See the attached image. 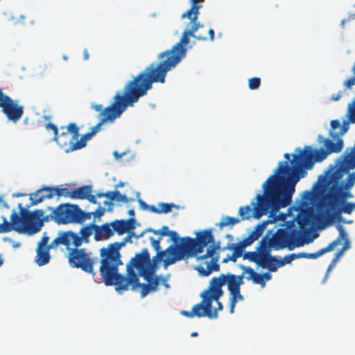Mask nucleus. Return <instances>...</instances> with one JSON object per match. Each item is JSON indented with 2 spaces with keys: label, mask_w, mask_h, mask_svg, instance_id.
I'll return each instance as SVG.
<instances>
[{
  "label": "nucleus",
  "mask_w": 355,
  "mask_h": 355,
  "mask_svg": "<svg viewBox=\"0 0 355 355\" xmlns=\"http://www.w3.org/2000/svg\"><path fill=\"white\" fill-rule=\"evenodd\" d=\"M260 276H261V282L257 284H260L263 287L266 284V280L270 279L271 275L269 272H266L264 274H260Z\"/></svg>",
  "instance_id": "50"
},
{
  "label": "nucleus",
  "mask_w": 355,
  "mask_h": 355,
  "mask_svg": "<svg viewBox=\"0 0 355 355\" xmlns=\"http://www.w3.org/2000/svg\"><path fill=\"white\" fill-rule=\"evenodd\" d=\"M95 223H92L87 225L83 226L80 230L79 236L71 230L60 231L58 234L56 242L62 243L67 249L70 247H80L83 243H88L90 236L94 232Z\"/></svg>",
  "instance_id": "12"
},
{
  "label": "nucleus",
  "mask_w": 355,
  "mask_h": 355,
  "mask_svg": "<svg viewBox=\"0 0 355 355\" xmlns=\"http://www.w3.org/2000/svg\"><path fill=\"white\" fill-rule=\"evenodd\" d=\"M338 230L339 232V235L338 238L334 240V241H336V246L340 243L342 240H343L344 245L343 247L341 248L343 250L346 251L347 250L349 249L351 247L350 241L348 239L347 233L345 231L342 225H339L338 227Z\"/></svg>",
  "instance_id": "35"
},
{
  "label": "nucleus",
  "mask_w": 355,
  "mask_h": 355,
  "mask_svg": "<svg viewBox=\"0 0 355 355\" xmlns=\"http://www.w3.org/2000/svg\"><path fill=\"white\" fill-rule=\"evenodd\" d=\"M219 245H210L203 254H198L194 257L198 262V266L195 269L201 277H208L214 272L220 271V264L218 263Z\"/></svg>",
  "instance_id": "9"
},
{
  "label": "nucleus",
  "mask_w": 355,
  "mask_h": 355,
  "mask_svg": "<svg viewBox=\"0 0 355 355\" xmlns=\"http://www.w3.org/2000/svg\"><path fill=\"white\" fill-rule=\"evenodd\" d=\"M341 207H338L335 209H329V207H325V215L327 218L332 221L338 218L341 213L351 214L355 209V203L354 202H343Z\"/></svg>",
  "instance_id": "22"
},
{
  "label": "nucleus",
  "mask_w": 355,
  "mask_h": 355,
  "mask_svg": "<svg viewBox=\"0 0 355 355\" xmlns=\"http://www.w3.org/2000/svg\"><path fill=\"white\" fill-rule=\"evenodd\" d=\"M300 234L295 230L279 229L270 238L265 236L261 240L259 244L261 248L265 250L273 249L275 250H282L287 248L289 250L302 245L300 242Z\"/></svg>",
  "instance_id": "8"
},
{
  "label": "nucleus",
  "mask_w": 355,
  "mask_h": 355,
  "mask_svg": "<svg viewBox=\"0 0 355 355\" xmlns=\"http://www.w3.org/2000/svg\"><path fill=\"white\" fill-rule=\"evenodd\" d=\"M340 97V95H336V96L333 95V96H331V98H332L333 100H334V101H338V100H339Z\"/></svg>",
  "instance_id": "64"
},
{
  "label": "nucleus",
  "mask_w": 355,
  "mask_h": 355,
  "mask_svg": "<svg viewBox=\"0 0 355 355\" xmlns=\"http://www.w3.org/2000/svg\"><path fill=\"white\" fill-rule=\"evenodd\" d=\"M245 274H243V272H242L241 275H236V280L238 282H240V284L241 285H243L244 282H243V278L245 277Z\"/></svg>",
  "instance_id": "58"
},
{
  "label": "nucleus",
  "mask_w": 355,
  "mask_h": 355,
  "mask_svg": "<svg viewBox=\"0 0 355 355\" xmlns=\"http://www.w3.org/2000/svg\"><path fill=\"white\" fill-rule=\"evenodd\" d=\"M354 73L355 74V67H354ZM355 85V77L350 78L345 82V85L347 88H351L352 86Z\"/></svg>",
  "instance_id": "52"
},
{
  "label": "nucleus",
  "mask_w": 355,
  "mask_h": 355,
  "mask_svg": "<svg viewBox=\"0 0 355 355\" xmlns=\"http://www.w3.org/2000/svg\"><path fill=\"white\" fill-rule=\"evenodd\" d=\"M261 79L259 78H251L248 80V87L250 89H257L260 87Z\"/></svg>",
  "instance_id": "44"
},
{
  "label": "nucleus",
  "mask_w": 355,
  "mask_h": 355,
  "mask_svg": "<svg viewBox=\"0 0 355 355\" xmlns=\"http://www.w3.org/2000/svg\"><path fill=\"white\" fill-rule=\"evenodd\" d=\"M227 284L230 291L241 289L240 282L236 280V275L232 273L220 274L218 277H213L209 284L213 288L215 297L223 296L224 292L222 286Z\"/></svg>",
  "instance_id": "18"
},
{
  "label": "nucleus",
  "mask_w": 355,
  "mask_h": 355,
  "mask_svg": "<svg viewBox=\"0 0 355 355\" xmlns=\"http://www.w3.org/2000/svg\"><path fill=\"white\" fill-rule=\"evenodd\" d=\"M54 196V187L44 186L35 192L30 194V200L32 205H35L46 199H51Z\"/></svg>",
  "instance_id": "21"
},
{
  "label": "nucleus",
  "mask_w": 355,
  "mask_h": 355,
  "mask_svg": "<svg viewBox=\"0 0 355 355\" xmlns=\"http://www.w3.org/2000/svg\"><path fill=\"white\" fill-rule=\"evenodd\" d=\"M209 243L216 245L212 229L198 232L194 239L188 236L179 237V261L202 253L205 248Z\"/></svg>",
  "instance_id": "6"
},
{
  "label": "nucleus",
  "mask_w": 355,
  "mask_h": 355,
  "mask_svg": "<svg viewBox=\"0 0 355 355\" xmlns=\"http://www.w3.org/2000/svg\"><path fill=\"white\" fill-rule=\"evenodd\" d=\"M114 200H116V202H128V199L126 197V196L121 194L117 190H116V198H114Z\"/></svg>",
  "instance_id": "48"
},
{
  "label": "nucleus",
  "mask_w": 355,
  "mask_h": 355,
  "mask_svg": "<svg viewBox=\"0 0 355 355\" xmlns=\"http://www.w3.org/2000/svg\"><path fill=\"white\" fill-rule=\"evenodd\" d=\"M335 263H331V264L329 266L327 271H326V273H325V275L324 277V279H322V283L324 284L327 279V278L329 277V273H330V271L332 269V268L334 267V265Z\"/></svg>",
  "instance_id": "54"
},
{
  "label": "nucleus",
  "mask_w": 355,
  "mask_h": 355,
  "mask_svg": "<svg viewBox=\"0 0 355 355\" xmlns=\"http://www.w3.org/2000/svg\"><path fill=\"white\" fill-rule=\"evenodd\" d=\"M114 232H116L119 235H122L126 232H130L135 228L136 220L131 218L127 220L116 219L111 222Z\"/></svg>",
  "instance_id": "23"
},
{
  "label": "nucleus",
  "mask_w": 355,
  "mask_h": 355,
  "mask_svg": "<svg viewBox=\"0 0 355 355\" xmlns=\"http://www.w3.org/2000/svg\"><path fill=\"white\" fill-rule=\"evenodd\" d=\"M96 198L105 197V193H97L96 195Z\"/></svg>",
  "instance_id": "63"
},
{
  "label": "nucleus",
  "mask_w": 355,
  "mask_h": 355,
  "mask_svg": "<svg viewBox=\"0 0 355 355\" xmlns=\"http://www.w3.org/2000/svg\"><path fill=\"white\" fill-rule=\"evenodd\" d=\"M336 241L331 242L327 247L323 248L314 253L301 252L300 257L313 259H317L324 253L332 251L336 247Z\"/></svg>",
  "instance_id": "32"
},
{
  "label": "nucleus",
  "mask_w": 355,
  "mask_h": 355,
  "mask_svg": "<svg viewBox=\"0 0 355 355\" xmlns=\"http://www.w3.org/2000/svg\"><path fill=\"white\" fill-rule=\"evenodd\" d=\"M141 205L144 206L150 211L155 214H168L172 211V208H178L174 203L159 202L157 206L148 205L142 200H139Z\"/></svg>",
  "instance_id": "27"
},
{
  "label": "nucleus",
  "mask_w": 355,
  "mask_h": 355,
  "mask_svg": "<svg viewBox=\"0 0 355 355\" xmlns=\"http://www.w3.org/2000/svg\"><path fill=\"white\" fill-rule=\"evenodd\" d=\"M245 247L243 245V244L239 241L236 243H231L227 244V245L225 247V249L232 250L235 253H236L239 256L243 257V251L245 250Z\"/></svg>",
  "instance_id": "39"
},
{
  "label": "nucleus",
  "mask_w": 355,
  "mask_h": 355,
  "mask_svg": "<svg viewBox=\"0 0 355 355\" xmlns=\"http://www.w3.org/2000/svg\"><path fill=\"white\" fill-rule=\"evenodd\" d=\"M267 182V180L263 184V189L264 191V194L263 195H261V194H258L256 197L257 198V202L256 203H253V205H254V208H253V212H252V208L250 207V206L249 205H246V206H244V207H241L239 208V215L241 218V220H248L249 219L251 216H252V214L253 215V217L256 219H259L263 215H266L267 214L269 211H270L271 213H273V214H276L282 207H280L278 210L277 211H275L273 209V207L272 206V205H270V204H269L268 205V207L267 208V210L266 211V213L260 215V216H258L257 214H260L263 211H262V208H261V205H262V201L260 200L259 201V196H262L265 198H266L268 196V193L272 191V184H267V185L266 186V187H264V184Z\"/></svg>",
  "instance_id": "15"
},
{
  "label": "nucleus",
  "mask_w": 355,
  "mask_h": 355,
  "mask_svg": "<svg viewBox=\"0 0 355 355\" xmlns=\"http://www.w3.org/2000/svg\"><path fill=\"white\" fill-rule=\"evenodd\" d=\"M239 222H240V219L238 218H234V217H231V216H225L219 222V223L218 224V226H219V227L220 229H222L224 227H226L227 225L233 226Z\"/></svg>",
  "instance_id": "38"
},
{
  "label": "nucleus",
  "mask_w": 355,
  "mask_h": 355,
  "mask_svg": "<svg viewBox=\"0 0 355 355\" xmlns=\"http://www.w3.org/2000/svg\"><path fill=\"white\" fill-rule=\"evenodd\" d=\"M43 214L44 211L42 209L33 211L23 210L19 216L14 211L10 216V222H8L6 218H3V223H1L2 233L15 230L17 232L35 234L40 232L43 226Z\"/></svg>",
  "instance_id": "4"
},
{
  "label": "nucleus",
  "mask_w": 355,
  "mask_h": 355,
  "mask_svg": "<svg viewBox=\"0 0 355 355\" xmlns=\"http://www.w3.org/2000/svg\"><path fill=\"white\" fill-rule=\"evenodd\" d=\"M311 197H312V192L311 191H304L303 195H302V198L305 201L310 200Z\"/></svg>",
  "instance_id": "56"
},
{
  "label": "nucleus",
  "mask_w": 355,
  "mask_h": 355,
  "mask_svg": "<svg viewBox=\"0 0 355 355\" xmlns=\"http://www.w3.org/2000/svg\"><path fill=\"white\" fill-rule=\"evenodd\" d=\"M263 256L264 257L261 264L262 268H268L269 271L275 272L279 268L282 267L280 258L275 256H271L270 254L269 250H265V254Z\"/></svg>",
  "instance_id": "26"
},
{
  "label": "nucleus",
  "mask_w": 355,
  "mask_h": 355,
  "mask_svg": "<svg viewBox=\"0 0 355 355\" xmlns=\"http://www.w3.org/2000/svg\"><path fill=\"white\" fill-rule=\"evenodd\" d=\"M54 193L55 196L58 198L61 196L69 197L71 198V191H70L68 188L54 187Z\"/></svg>",
  "instance_id": "42"
},
{
  "label": "nucleus",
  "mask_w": 355,
  "mask_h": 355,
  "mask_svg": "<svg viewBox=\"0 0 355 355\" xmlns=\"http://www.w3.org/2000/svg\"><path fill=\"white\" fill-rule=\"evenodd\" d=\"M46 130H52L53 132V134H54V137H56V135L58 133V128H57V126L55 124H53L52 123H48L46 125Z\"/></svg>",
  "instance_id": "51"
},
{
  "label": "nucleus",
  "mask_w": 355,
  "mask_h": 355,
  "mask_svg": "<svg viewBox=\"0 0 355 355\" xmlns=\"http://www.w3.org/2000/svg\"><path fill=\"white\" fill-rule=\"evenodd\" d=\"M114 155L115 156V157L116 159H119V158H121L122 157V155L121 154H119L118 152H114Z\"/></svg>",
  "instance_id": "62"
},
{
  "label": "nucleus",
  "mask_w": 355,
  "mask_h": 355,
  "mask_svg": "<svg viewBox=\"0 0 355 355\" xmlns=\"http://www.w3.org/2000/svg\"><path fill=\"white\" fill-rule=\"evenodd\" d=\"M130 236L100 249L99 274L105 285L115 286L117 291H127L129 286L132 291L141 288V297L143 298L157 290L160 280L159 276L155 275L158 263L150 259L147 248H143L127 263L126 276L121 274L119 267L123 263L120 250Z\"/></svg>",
  "instance_id": "2"
},
{
  "label": "nucleus",
  "mask_w": 355,
  "mask_h": 355,
  "mask_svg": "<svg viewBox=\"0 0 355 355\" xmlns=\"http://www.w3.org/2000/svg\"><path fill=\"white\" fill-rule=\"evenodd\" d=\"M349 121L352 123H355V100L349 105Z\"/></svg>",
  "instance_id": "45"
},
{
  "label": "nucleus",
  "mask_w": 355,
  "mask_h": 355,
  "mask_svg": "<svg viewBox=\"0 0 355 355\" xmlns=\"http://www.w3.org/2000/svg\"><path fill=\"white\" fill-rule=\"evenodd\" d=\"M355 183V173L349 174L346 180L342 182L340 187L345 188V190H349Z\"/></svg>",
  "instance_id": "40"
},
{
  "label": "nucleus",
  "mask_w": 355,
  "mask_h": 355,
  "mask_svg": "<svg viewBox=\"0 0 355 355\" xmlns=\"http://www.w3.org/2000/svg\"><path fill=\"white\" fill-rule=\"evenodd\" d=\"M105 213V209L99 205L98 207L94 211H93V216L94 217L101 218L104 215Z\"/></svg>",
  "instance_id": "49"
},
{
  "label": "nucleus",
  "mask_w": 355,
  "mask_h": 355,
  "mask_svg": "<svg viewBox=\"0 0 355 355\" xmlns=\"http://www.w3.org/2000/svg\"><path fill=\"white\" fill-rule=\"evenodd\" d=\"M200 297L202 298L200 302L195 304L190 311H182L181 314L188 318H217L218 312L223 309V304L219 300L220 297H215L214 289L210 285L200 293Z\"/></svg>",
  "instance_id": "7"
},
{
  "label": "nucleus",
  "mask_w": 355,
  "mask_h": 355,
  "mask_svg": "<svg viewBox=\"0 0 355 355\" xmlns=\"http://www.w3.org/2000/svg\"><path fill=\"white\" fill-rule=\"evenodd\" d=\"M239 257H241L239 256L234 252H233V253L231 255H228L225 258H224L223 259L222 262L223 263H227L230 261H233V262H236Z\"/></svg>",
  "instance_id": "47"
},
{
  "label": "nucleus",
  "mask_w": 355,
  "mask_h": 355,
  "mask_svg": "<svg viewBox=\"0 0 355 355\" xmlns=\"http://www.w3.org/2000/svg\"><path fill=\"white\" fill-rule=\"evenodd\" d=\"M151 238V244L157 252L155 256L153 257V261L159 263L163 261L164 266L166 268L171 264L175 263L178 261V244H171L166 250H162L160 247V240Z\"/></svg>",
  "instance_id": "16"
},
{
  "label": "nucleus",
  "mask_w": 355,
  "mask_h": 355,
  "mask_svg": "<svg viewBox=\"0 0 355 355\" xmlns=\"http://www.w3.org/2000/svg\"><path fill=\"white\" fill-rule=\"evenodd\" d=\"M239 268L243 270V274L248 275V276L245 277L247 280H252L253 283L256 284L261 282V276H260V274L255 272L251 267L240 265Z\"/></svg>",
  "instance_id": "34"
},
{
  "label": "nucleus",
  "mask_w": 355,
  "mask_h": 355,
  "mask_svg": "<svg viewBox=\"0 0 355 355\" xmlns=\"http://www.w3.org/2000/svg\"><path fill=\"white\" fill-rule=\"evenodd\" d=\"M60 133L53 137V140L64 149L67 153L74 151L73 145L75 140L80 137L79 127L75 123H70L67 126H60Z\"/></svg>",
  "instance_id": "13"
},
{
  "label": "nucleus",
  "mask_w": 355,
  "mask_h": 355,
  "mask_svg": "<svg viewBox=\"0 0 355 355\" xmlns=\"http://www.w3.org/2000/svg\"><path fill=\"white\" fill-rule=\"evenodd\" d=\"M354 168L355 157L347 149L338 160L336 166L327 171L325 175L319 178L320 187L322 189L328 188L329 192H331V197H334L340 191L341 179L350 169Z\"/></svg>",
  "instance_id": "5"
},
{
  "label": "nucleus",
  "mask_w": 355,
  "mask_h": 355,
  "mask_svg": "<svg viewBox=\"0 0 355 355\" xmlns=\"http://www.w3.org/2000/svg\"><path fill=\"white\" fill-rule=\"evenodd\" d=\"M209 35V39L211 41L214 40V31L212 28H210L208 32Z\"/></svg>",
  "instance_id": "60"
},
{
  "label": "nucleus",
  "mask_w": 355,
  "mask_h": 355,
  "mask_svg": "<svg viewBox=\"0 0 355 355\" xmlns=\"http://www.w3.org/2000/svg\"><path fill=\"white\" fill-rule=\"evenodd\" d=\"M114 234L112 225L105 223L101 225H94V240L96 241L107 240Z\"/></svg>",
  "instance_id": "24"
},
{
  "label": "nucleus",
  "mask_w": 355,
  "mask_h": 355,
  "mask_svg": "<svg viewBox=\"0 0 355 355\" xmlns=\"http://www.w3.org/2000/svg\"><path fill=\"white\" fill-rule=\"evenodd\" d=\"M96 198H97L96 196L95 195H92L91 193L88 194L87 197L85 199L88 200L89 202H90L93 204H97L98 202H97Z\"/></svg>",
  "instance_id": "57"
},
{
  "label": "nucleus",
  "mask_w": 355,
  "mask_h": 355,
  "mask_svg": "<svg viewBox=\"0 0 355 355\" xmlns=\"http://www.w3.org/2000/svg\"><path fill=\"white\" fill-rule=\"evenodd\" d=\"M68 254V262L73 268H80L86 273L90 274L93 277L96 275L94 266L98 262V258H92L85 249H79L78 247H70Z\"/></svg>",
  "instance_id": "11"
},
{
  "label": "nucleus",
  "mask_w": 355,
  "mask_h": 355,
  "mask_svg": "<svg viewBox=\"0 0 355 355\" xmlns=\"http://www.w3.org/2000/svg\"><path fill=\"white\" fill-rule=\"evenodd\" d=\"M51 212L50 214L42 216L44 222L54 220L57 224H78V215L79 211V206L71 203H62L59 205L55 209L48 207Z\"/></svg>",
  "instance_id": "10"
},
{
  "label": "nucleus",
  "mask_w": 355,
  "mask_h": 355,
  "mask_svg": "<svg viewBox=\"0 0 355 355\" xmlns=\"http://www.w3.org/2000/svg\"><path fill=\"white\" fill-rule=\"evenodd\" d=\"M315 219L316 214L313 209H305L298 216L297 223L300 228L304 229L313 225Z\"/></svg>",
  "instance_id": "28"
},
{
  "label": "nucleus",
  "mask_w": 355,
  "mask_h": 355,
  "mask_svg": "<svg viewBox=\"0 0 355 355\" xmlns=\"http://www.w3.org/2000/svg\"><path fill=\"white\" fill-rule=\"evenodd\" d=\"M178 64V43L173 45L171 51L160 53L157 62H153L149 66L135 76L124 87L123 95L117 92L110 105L103 109L101 105H93L92 108L99 114V122L91 128V130L75 140L73 145L74 151L83 148L88 140L91 139L101 130L105 123H113L121 116L128 106H133L140 97L147 94L152 88L153 83H164L166 73Z\"/></svg>",
  "instance_id": "3"
},
{
  "label": "nucleus",
  "mask_w": 355,
  "mask_h": 355,
  "mask_svg": "<svg viewBox=\"0 0 355 355\" xmlns=\"http://www.w3.org/2000/svg\"><path fill=\"white\" fill-rule=\"evenodd\" d=\"M93 216V211L85 212L79 207V211L78 215V224H82L86 220H89Z\"/></svg>",
  "instance_id": "41"
},
{
  "label": "nucleus",
  "mask_w": 355,
  "mask_h": 355,
  "mask_svg": "<svg viewBox=\"0 0 355 355\" xmlns=\"http://www.w3.org/2000/svg\"><path fill=\"white\" fill-rule=\"evenodd\" d=\"M265 249L261 248L259 245V248H258L257 251H252V252H245L243 255V259H248L251 262H254L257 263V265H259L261 266L262 259H263V255L265 254Z\"/></svg>",
  "instance_id": "31"
},
{
  "label": "nucleus",
  "mask_w": 355,
  "mask_h": 355,
  "mask_svg": "<svg viewBox=\"0 0 355 355\" xmlns=\"http://www.w3.org/2000/svg\"><path fill=\"white\" fill-rule=\"evenodd\" d=\"M49 241V237L46 235V233L44 234L41 240L38 242L37 247L38 248H40V247L48 248L49 247V245H48Z\"/></svg>",
  "instance_id": "46"
},
{
  "label": "nucleus",
  "mask_w": 355,
  "mask_h": 355,
  "mask_svg": "<svg viewBox=\"0 0 355 355\" xmlns=\"http://www.w3.org/2000/svg\"><path fill=\"white\" fill-rule=\"evenodd\" d=\"M340 187V191L334 197H331V192H329L325 198V201L321 205V207H329V209H335L340 207L347 198L353 197V195L349 190H345V188Z\"/></svg>",
  "instance_id": "19"
},
{
  "label": "nucleus",
  "mask_w": 355,
  "mask_h": 355,
  "mask_svg": "<svg viewBox=\"0 0 355 355\" xmlns=\"http://www.w3.org/2000/svg\"><path fill=\"white\" fill-rule=\"evenodd\" d=\"M344 252L345 251L343 250L342 249H340L338 252H336L334 255V257L332 260V263H336L340 259V257L343 254Z\"/></svg>",
  "instance_id": "55"
},
{
  "label": "nucleus",
  "mask_w": 355,
  "mask_h": 355,
  "mask_svg": "<svg viewBox=\"0 0 355 355\" xmlns=\"http://www.w3.org/2000/svg\"><path fill=\"white\" fill-rule=\"evenodd\" d=\"M272 221L267 220L258 224L254 230L245 239L241 241L243 245L246 248L252 245L257 240L263 233L267 225Z\"/></svg>",
  "instance_id": "25"
},
{
  "label": "nucleus",
  "mask_w": 355,
  "mask_h": 355,
  "mask_svg": "<svg viewBox=\"0 0 355 355\" xmlns=\"http://www.w3.org/2000/svg\"><path fill=\"white\" fill-rule=\"evenodd\" d=\"M58 236L51 241L48 248H37L35 261L37 266H42L47 264L51 259L50 249L56 248L58 245H62V243L56 242Z\"/></svg>",
  "instance_id": "20"
},
{
  "label": "nucleus",
  "mask_w": 355,
  "mask_h": 355,
  "mask_svg": "<svg viewBox=\"0 0 355 355\" xmlns=\"http://www.w3.org/2000/svg\"><path fill=\"white\" fill-rule=\"evenodd\" d=\"M160 280H159V284H163L166 288H169V285L167 283V279L165 277H159Z\"/></svg>",
  "instance_id": "59"
},
{
  "label": "nucleus",
  "mask_w": 355,
  "mask_h": 355,
  "mask_svg": "<svg viewBox=\"0 0 355 355\" xmlns=\"http://www.w3.org/2000/svg\"><path fill=\"white\" fill-rule=\"evenodd\" d=\"M105 197L107 198L110 201L114 200V198H116V191L105 193Z\"/></svg>",
  "instance_id": "53"
},
{
  "label": "nucleus",
  "mask_w": 355,
  "mask_h": 355,
  "mask_svg": "<svg viewBox=\"0 0 355 355\" xmlns=\"http://www.w3.org/2000/svg\"><path fill=\"white\" fill-rule=\"evenodd\" d=\"M0 108L7 119L15 123L19 121L24 112V106L4 94L3 88H0Z\"/></svg>",
  "instance_id": "14"
},
{
  "label": "nucleus",
  "mask_w": 355,
  "mask_h": 355,
  "mask_svg": "<svg viewBox=\"0 0 355 355\" xmlns=\"http://www.w3.org/2000/svg\"><path fill=\"white\" fill-rule=\"evenodd\" d=\"M300 257V253L298 254H289L284 257V259H280L281 265L282 266H284L286 264L290 263L292 261L299 259Z\"/></svg>",
  "instance_id": "43"
},
{
  "label": "nucleus",
  "mask_w": 355,
  "mask_h": 355,
  "mask_svg": "<svg viewBox=\"0 0 355 355\" xmlns=\"http://www.w3.org/2000/svg\"><path fill=\"white\" fill-rule=\"evenodd\" d=\"M349 127V122L347 121H345L343 124H341L338 119L332 120L331 121L329 135H331V132H334L341 137L347 132Z\"/></svg>",
  "instance_id": "30"
},
{
  "label": "nucleus",
  "mask_w": 355,
  "mask_h": 355,
  "mask_svg": "<svg viewBox=\"0 0 355 355\" xmlns=\"http://www.w3.org/2000/svg\"><path fill=\"white\" fill-rule=\"evenodd\" d=\"M205 0H190L191 8L182 15V18L197 20L199 15V9L202 8L201 4Z\"/></svg>",
  "instance_id": "29"
},
{
  "label": "nucleus",
  "mask_w": 355,
  "mask_h": 355,
  "mask_svg": "<svg viewBox=\"0 0 355 355\" xmlns=\"http://www.w3.org/2000/svg\"><path fill=\"white\" fill-rule=\"evenodd\" d=\"M155 234H159L163 237L164 236H169V241H172V244H178V232L175 231H170L167 226H163L159 231L155 232Z\"/></svg>",
  "instance_id": "37"
},
{
  "label": "nucleus",
  "mask_w": 355,
  "mask_h": 355,
  "mask_svg": "<svg viewBox=\"0 0 355 355\" xmlns=\"http://www.w3.org/2000/svg\"><path fill=\"white\" fill-rule=\"evenodd\" d=\"M230 313H234L236 303L239 301H243L244 297L241 294V289L230 291Z\"/></svg>",
  "instance_id": "36"
},
{
  "label": "nucleus",
  "mask_w": 355,
  "mask_h": 355,
  "mask_svg": "<svg viewBox=\"0 0 355 355\" xmlns=\"http://www.w3.org/2000/svg\"><path fill=\"white\" fill-rule=\"evenodd\" d=\"M92 192V185H85L80 187L73 191L71 193V199H85L89 193Z\"/></svg>",
  "instance_id": "33"
},
{
  "label": "nucleus",
  "mask_w": 355,
  "mask_h": 355,
  "mask_svg": "<svg viewBox=\"0 0 355 355\" xmlns=\"http://www.w3.org/2000/svg\"><path fill=\"white\" fill-rule=\"evenodd\" d=\"M83 58L85 60H87L89 58V53L87 49H85L83 51Z\"/></svg>",
  "instance_id": "61"
},
{
  "label": "nucleus",
  "mask_w": 355,
  "mask_h": 355,
  "mask_svg": "<svg viewBox=\"0 0 355 355\" xmlns=\"http://www.w3.org/2000/svg\"><path fill=\"white\" fill-rule=\"evenodd\" d=\"M331 139H324L319 135L318 139L322 141L324 149L314 151L311 147L306 146L304 150L297 148L295 151L297 154L293 155L292 166L288 165L287 161L280 162L275 173L268 179L267 184L272 186V189L268 193L266 198L259 196V199L262 201V212L260 216L267 210L269 204L273 207L275 211L280 207H286L292 202V196L295 192L296 183L306 174V170L311 169L315 162L323 160L328 155L338 153L344 148V141L339 135L331 132Z\"/></svg>",
  "instance_id": "1"
},
{
  "label": "nucleus",
  "mask_w": 355,
  "mask_h": 355,
  "mask_svg": "<svg viewBox=\"0 0 355 355\" xmlns=\"http://www.w3.org/2000/svg\"><path fill=\"white\" fill-rule=\"evenodd\" d=\"M197 20L190 19L187 25V28L183 32L180 40L179 41V62L185 56L187 51V45L190 42V37H194L198 40H206L207 37L201 34L196 35V33L200 27H203Z\"/></svg>",
  "instance_id": "17"
}]
</instances>
